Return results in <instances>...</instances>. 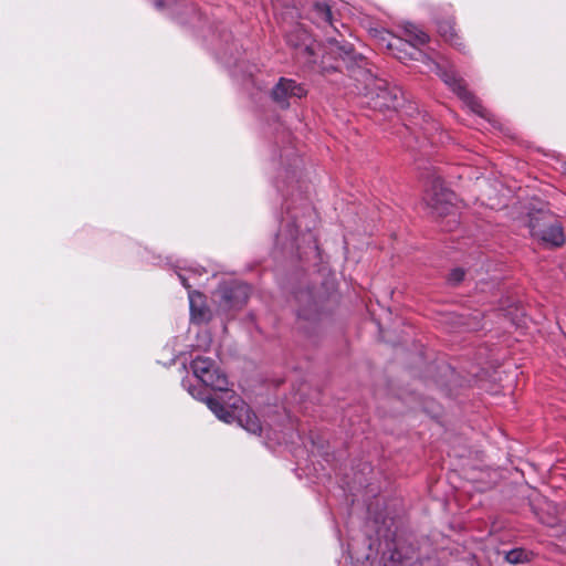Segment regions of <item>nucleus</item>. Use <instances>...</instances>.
<instances>
[{"label": "nucleus", "instance_id": "nucleus-11", "mask_svg": "<svg viewBox=\"0 0 566 566\" xmlns=\"http://www.w3.org/2000/svg\"><path fill=\"white\" fill-rule=\"evenodd\" d=\"M281 223L284 227V230H280L279 237H284L286 240L291 241L295 240L303 226L302 221L291 211L289 206L286 208V217L282 218Z\"/></svg>", "mask_w": 566, "mask_h": 566}, {"label": "nucleus", "instance_id": "nucleus-13", "mask_svg": "<svg viewBox=\"0 0 566 566\" xmlns=\"http://www.w3.org/2000/svg\"><path fill=\"white\" fill-rule=\"evenodd\" d=\"M505 559L510 564H520V563H523V562H525L527 559V554L522 548H514V549H511V551H509L506 553Z\"/></svg>", "mask_w": 566, "mask_h": 566}, {"label": "nucleus", "instance_id": "nucleus-21", "mask_svg": "<svg viewBox=\"0 0 566 566\" xmlns=\"http://www.w3.org/2000/svg\"><path fill=\"white\" fill-rule=\"evenodd\" d=\"M285 174L290 178V171L287 169L285 170Z\"/></svg>", "mask_w": 566, "mask_h": 566}, {"label": "nucleus", "instance_id": "nucleus-16", "mask_svg": "<svg viewBox=\"0 0 566 566\" xmlns=\"http://www.w3.org/2000/svg\"><path fill=\"white\" fill-rule=\"evenodd\" d=\"M178 0H154V6L156 9L161 10L166 7H170L176 4Z\"/></svg>", "mask_w": 566, "mask_h": 566}, {"label": "nucleus", "instance_id": "nucleus-1", "mask_svg": "<svg viewBox=\"0 0 566 566\" xmlns=\"http://www.w3.org/2000/svg\"><path fill=\"white\" fill-rule=\"evenodd\" d=\"M198 384L182 380V387L196 399L205 401L218 419L238 422L247 432L260 436L262 426L256 415L233 391L228 390V378L208 357H196L190 364Z\"/></svg>", "mask_w": 566, "mask_h": 566}, {"label": "nucleus", "instance_id": "nucleus-12", "mask_svg": "<svg viewBox=\"0 0 566 566\" xmlns=\"http://www.w3.org/2000/svg\"><path fill=\"white\" fill-rule=\"evenodd\" d=\"M437 27H438V32L446 41H448L452 45L461 49L462 42L460 41V38L455 33L452 19L439 21L437 23Z\"/></svg>", "mask_w": 566, "mask_h": 566}, {"label": "nucleus", "instance_id": "nucleus-4", "mask_svg": "<svg viewBox=\"0 0 566 566\" xmlns=\"http://www.w3.org/2000/svg\"><path fill=\"white\" fill-rule=\"evenodd\" d=\"M403 113L409 117L405 120L403 126L420 144V147L424 145V142L433 145L442 140L439 124L429 114L420 112L411 103L405 106Z\"/></svg>", "mask_w": 566, "mask_h": 566}, {"label": "nucleus", "instance_id": "nucleus-8", "mask_svg": "<svg viewBox=\"0 0 566 566\" xmlns=\"http://www.w3.org/2000/svg\"><path fill=\"white\" fill-rule=\"evenodd\" d=\"M250 286L241 281L222 282L218 290V306L222 312H230L241 308L250 295Z\"/></svg>", "mask_w": 566, "mask_h": 566}, {"label": "nucleus", "instance_id": "nucleus-7", "mask_svg": "<svg viewBox=\"0 0 566 566\" xmlns=\"http://www.w3.org/2000/svg\"><path fill=\"white\" fill-rule=\"evenodd\" d=\"M528 228L533 238L553 247H559L565 241L562 226L556 221H552L551 216L547 213L537 212L532 214Z\"/></svg>", "mask_w": 566, "mask_h": 566}, {"label": "nucleus", "instance_id": "nucleus-5", "mask_svg": "<svg viewBox=\"0 0 566 566\" xmlns=\"http://www.w3.org/2000/svg\"><path fill=\"white\" fill-rule=\"evenodd\" d=\"M176 268L180 283L188 290L191 321L198 324L208 322L211 318V314L210 310L205 305L203 295L198 291L190 290V284L188 283L190 277L201 276L206 273V270L199 265H189L188 268L178 265Z\"/></svg>", "mask_w": 566, "mask_h": 566}, {"label": "nucleus", "instance_id": "nucleus-19", "mask_svg": "<svg viewBox=\"0 0 566 566\" xmlns=\"http://www.w3.org/2000/svg\"><path fill=\"white\" fill-rule=\"evenodd\" d=\"M298 316H305L304 313H302L301 311L297 313Z\"/></svg>", "mask_w": 566, "mask_h": 566}, {"label": "nucleus", "instance_id": "nucleus-10", "mask_svg": "<svg viewBox=\"0 0 566 566\" xmlns=\"http://www.w3.org/2000/svg\"><path fill=\"white\" fill-rule=\"evenodd\" d=\"M286 42L290 46L308 55H314V41L311 34L301 25H295L287 34Z\"/></svg>", "mask_w": 566, "mask_h": 566}, {"label": "nucleus", "instance_id": "nucleus-18", "mask_svg": "<svg viewBox=\"0 0 566 566\" xmlns=\"http://www.w3.org/2000/svg\"><path fill=\"white\" fill-rule=\"evenodd\" d=\"M275 186H276V188H277V190H279V191H283V190L281 189V186L279 185V182H277Z\"/></svg>", "mask_w": 566, "mask_h": 566}, {"label": "nucleus", "instance_id": "nucleus-14", "mask_svg": "<svg viewBox=\"0 0 566 566\" xmlns=\"http://www.w3.org/2000/svg\"><path fill=\"white\" fill-rule=\"evenodd\" d=\"M314 11L316 15L322 19L324 22L331 23L332 22V11L329 6L326 3H315L314 4Z\"/></svg>", "mask_w": 566, "mask_h": 566}, {"label": "nucleus", "instance_id": "nucleus-9", "mask_svg": "<svg viewBox=\"0 0 566 566\" xmlns=\"http://www.w3.org/2000/svg\"><path fill=\"white\" fill-rule=\"evenodd\" d=\"M272 101L282 109H287L292 103L307 95V90L302 83L293 78L280 77L271 90Z\"/></svg>", "mask_w": 566, "mask_h": 566}, {"label": "nucleus", "instance_id": "nucleus-15", "mask_svg": "<svg viewBox=\"0 0 566 566\" xmlns=\"http://www.w3.org/2000/svg\"><path fill=\"white\" fill-rule=\"evenodd\" d=\"M464 271L460 268L453 269L449 274V282L452 284H459L464 279Z\"/></svg>", "mask_w": 566, "mask_h": 566}, {"label": "nucleus", "instance_id": "nucleus-20", "mask_svg": "<svg viewBox=\"0 0 566 566\" xmlns=\"http://www.w3.org/2000/svg\"><path fill=\"white\" fill-rule=\"evenodd\" d=\"M295 177V169L292 171V179Z\"/></svg>", "mask_w": 566, "mask_h": 566}, {"label": "nucleus", "instance_id": "nucleus-2", "mask_svg": "<svg viewBox=\"0 0 566 566\" xmlns=\"http://www.w3.org/2000/svg\"><path fill=\"white\" fill-rule=\"evenodd\" d=\"M403 31L407 39L396 36L386 30H374V36L380 46L386 48L399 61H422L427 71L439 75L472 113L490 120L489 112L467 90L463 81L458 78L454 72L442 70L437 62L418 49V45H423L429 41V35L412 23H407Z\"/></svg>", "mask_w": 566, "mask_h": 566}, {"label": "nucleus", "instance_id": "nucleus-17", "mask_svg": "<svg viewBox=\"0 0 566 566\" xmlns=\"http://www.w3.org/2000/svg\"><path fill=\"white\" fill-rule=\"evenodd\" d=\"M203 344H197L198 348L207 350L212 342L211 335L208 332L202 333Z\"/></svg>", "mask_w": 566, "mask_h": 566}, {"label": "nucleus", "instance_id": "nucleus-6", "mask_svg": "<svg viewBox=\"0 0 566 566\" xmlns=\"http://www.w3.org/2000/svg\"><path fill=\"white\" fill-rule=\"evenodd\" d=\"M455 193L443 186V181L440 177L432 178L423 196L426 205L431 209L432 213L439 217H455Z\"/></svg>", "mask_w": 566, "mask_h": 566}, {"label": "nucleus", "instance_id": "nucleus-3", "mask_svg": "<svg viewBox=\"0 0 566 566\" xmlns=\"http://www.w3.org/2000/svg\"><path fill=\"white\" fill-rule=\"evenodd\" d=\"M328 42L333 52L346 63L350 77L355 82V93L365 99V104L380 112L398 111L403 106L405 96L401 88L374 75L368 67V61L356 53L350 44L340 43L336 39H329Z\"/></svg>", "mask_w": 566, "mask_h": 566}]
</instances>
